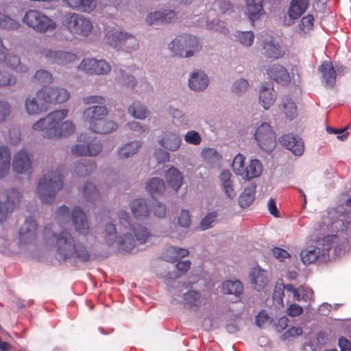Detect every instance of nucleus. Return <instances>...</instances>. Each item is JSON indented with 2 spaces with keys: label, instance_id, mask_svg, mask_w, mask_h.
I'll return each mask as SVG.
<instances>
[{
  "label": "nucleus",
  "instance_id": "24",
  "mask_svg": "<svg viewBox=\"0 0 351 351\" xmlns=\"http://www.w3.org/2000/svg\"><path fill=\"white\" fill-rule=\"evenodd\" d=\"M134 217L139 220L144 219L149 215V210L144 199H137L130 204Z\"/></svg>",
  "mask_w": 351,
  "mask_h": 351
},
{
  "label": "nucleus",
  "instance_id": "19",
  "mask_svg": "<svg viewBox=\"0 0 351 351\" xmlns=\"http://www.w3.org/2000/svg\"><path fill=\"white\" fill-rule=\"evenodd\" d=\"M176 19V14L173 10L156 11L147 16L146 21L149 25L168 23Z\"/></svg>",
  "mask_w": 351,
  "mask_h": 351
},
{
  "label": "nucleus",
  "instance_id": "43",
  "mask_svg": "<svg viewBox=\"0 0 351 351\" xmlns=\"http://www.w3.org/2000/svg\"><path fill=\"white\" fill-rule=\"evenodd\" d=\"M201 295L196 291H189L184 296V304L185 306L193 308L199 306L200 304Z\"/></svg>",
  "mask_w": 351,
  "mask_h": 351
},
{
  "label": "nucleus",
  "instance_id": "25",
  "mask_svg": "<svg viewBox=\"0 0 351 351\" xmlns=\"http://www.w3.org/2000/svg\"><path fill=\"white\" fill-rule=\"evenodd\" d=\"M264 54L267 58L278 59L285 55V51L278 43H275L272 38L265 40L263 45Z\"/></svg>",
  "mask_w": 351,
  "mask_h": 351
},
{
  "label": "nucleus",
  "instance_id": "46",
  "mask_svg": "<svg viewBox=\"0 0 351 351\" xmlns=\"http://www.w3.org/2000/svg\"><path fill=\"white\" fill-rule=\"evenodd\" d=\"M131 114L137 119H143L147 117L148 111L139 102H135L129 108Z\"/></svg>",
  "mask_w": 351,
  "mask_h": 351
},
{
  "label": "nucleus",
  "instance_id": "1",
  "mask_svg": "<svg viewBox=\"0 0 351 351\" xmlns=\"http://www.w3.org/2000/svg\"><path fill=\"white\" fill-rule=\"evenodd\" d=\"M66 101V90L55 87L38 90L34 97L25 100V108L30 115L39 114L48 110L49 104H59Z\"/></svg>",
  "mask_w": 351,
  "mask_h": 351
},
{
  "label": "nucleus",
  "instance_id": "50",
  "mask_svg": "<svg viewBox=\"0 0 351 351\" xmlns=\"http://www.w3.org/2000/svg\"><path fill=\"white\" fill-rule=\"evenodd\" d=\"M12 112V106L7 101H0V124L7 120Z\"/></svg>",
  "mask_w": 351,
  "mask_h": 351
},
{
  "label": "nucleus",
  "instance_id": "4",
  "mask_svg": "<svg viewBox=\"0 0 351 351\" xmlns=\"http://www.w3.org/2000/svg\"><path fill=\"white\" fill-rule=\"evenodd\" d=\"M66 206H60L57 210L56 223L47 225L45 228V234L56 246L60 261H66Z\"/></svg>",
  "mask_w": 351,
  "mask_h": 351
},
{
  "label": "nucleus",
  "instance_id": "10",
  "mask_svg": "<svg viewBox=\"0 0 351 351\" xmlns=\"http://www.w3.org/2000/svg\"><path fill=\"white\" fill-rule=\"evenodd\" d=\"M255 139L265 152H271L276 145V136L271 125L263 123L258 127L254 134Z\"/></svg>",
  "mask_w": 351,
  "mask_h": 351
},
{
  "label": "nucleus",
  "instance_id": "47",
  "mask_svg": "<svg viewBox=\"0 0 351 351\" xmlns=\"http://www.w3.org/2000/svg\"><path fill=\"white\" fill-rule=\"evenodd\" d=\"M117 234L115 225L112 223H107L105 227V240L108 245L111 246L114 243Z\"/></svg>",
  "mask_w": 351,
  "mask_h": 351
},
{
  "label": "nucleus",
  "instance_id": "49",
  "mask_svg": "<svg viewBox=\"0 0 351 351\" xmlns=\"http://www.w3.org/2000/svg\"><path fill=\"white\" fill-rule=\"evenodd\" d=\"M167 254H173L174 256L168 258V261L175 262L178 258L186 256L189 254V250L184 248L171 246L167 250Z\"/></svg>",
  "mask_w": 351,
  "mask_h": 351
},
{
  "label": "nucleus",
  "instance_id": "12",
  "mask_svg": "<svg viewBox=\"0 0 351 351\" xmlns=\"http://www.w3.org/2000/svg\"><path fill=\"white\" fill-rule=\"evenodd\" d=\"M67 28L75 36H86L91 32V21L82 15L73 14L67 22Z\"/></svg>",
  "mask_w": 351,
  "mask_h": 351
},
{
  "label": "nucleus",
  "instance_id": "57",
  "mask_svg": "<svg viewBox=\"0 0 351 351\" xmlns=\"http://www.w3.org/2000/svg\"><path fill=\"white\" fill-rule=\"evenodd\" d=\"M118 218L121 226H123L126 230H132V226L131 227L130 223V216L126 211L123 210H120L118 213Z\"/></svg>",
  "mask_w": 351,
  "mask_h": 351
},
{
  "label": "nucleus",
  "instance_id": "35",
  "mask_svg": "<svg viewBox=\"0 0 351 351\" xmlns=\"http://www.w3.org/2000/svg\"><path fill=\"white\" fill-rule=\"evenodd\" d=\"M256 185L251 184L245 188L239 198V202L241 207L249 206L255 199Z\"/></svg>",
  "mask_w": 351,
  "mask_h": 351
},
{
  "label": "nucleus",
  "instance_id": "53",
  "mask_svg": "<svg viewBox=\"0 0 351 351\" xmlns=\"http://www.w3.org/2000/svg\"><path fill=\"white\" fill-rule=\"evenodd\" d=\"M241 43L245 46H250L254 40V34L251 31L241 32L237 36Z\"/></svg>",
  "mask_w": 351,
  "mask_h": 351
},
{
  "label": "nucleus",
  "instance_id": "11",
  "mask_svg": "<svg viewBox=\"0 0 351 351\" xmlns=\"http://www.w3.org/2000/svg\"><path fill=\"white\" fill-rule=\"evenodd\" d=\"M106 39L108 43L114 48L125 46L126 49L129 50L135 49L138 45L134 36L115 28L106 33Z\"/></svg>",
  "mask_w": 351,
  "mask_h": 351
},
{
  "label": "nucleus",
  "instance_id": "31",
  "mask_svg": "<svg viewBox=\"0 0 351 351\" xmlns=\"http://www.w3.org/2000/svg\"><path fill=\"white\" fill-rule=\"evenodd\" d=\"M276 92L274 88L269 89L262 86L260 90L259 100L265 109H269L274 103Z\"/></svg>",
  "mask_w": 351,
  "mask_h": 351
},
{
  "label": "nucleus",
  "instance_id": "52",
  "mask_svg": "<svg viewBox=\"0 0 351 351\" xmlns=\"http://www.w3.org/2000/svg\"><path fill=\"white\" fill-rule=\"evenodd\" d=\"M217 217V213L216 211L207 214L200 223L201 229L205 230L210 228L211 227V223L215 221Z\"/></svg>",
  "mask_w": 351,
  "mask_h": 351
},
{
  "label": "nucleus",
  "instance_id": "44",
  "mask_svg": "<svg viewBox=\"0 0 351 351\" xmlns=\"http://www.w3.org/2000/svg\"><path fill=\"white\" fill-rule=\"evenodd\" d=\"M86 144L88 156H95L102 150L101 143L95 138L90 139V137H86Z\"/></svg>",
  "mask_w": 351,
  "mask_h": 351
},
{
  "label": "nucleus",
  "instance_id": "37",
  "mask_svg": "<svg viewBox=\"0 0 351 351\" xmlns=\"http://www.w3.org/2000/svg\"><path fill=\"white\" fill-rule=\"evenodd\" d=\"M3 55V59H0V61L5 62L8 66L16 70L18 72H25L27 71L26 67L21 65L20 59L17 56L10 55L8 53V51Z\"/></svg>",
  "mask_w": 351,
  "mask_h": 351
},
{
  "label": "nucleus",
  "instance_id": "56",
  "mask_svg": "<svg viewBox=\"0 0 351 351\" xmlns=\"http://www.w3.org/2000/svg\"><path fill=\"white\" fill-rule=\"evenodd\" d=\"M314 18L311 14L304 16L301 20L300 29L304 32L311 30L313 27Z\"/></svg>",
  "mask_w": 351,
  "mask_h": 351
},
{
  "label": "nucleus",
  "instance_id": "9",
  "mask_svg": "<svg viewBox=\"0 0 351 351\" xmlns=\"http://www.w3.org/2000/svg\"><path fill=\"white\" fill-rule=\"evenodd\" d=\"M21 198V193L14 189H8L0 195V223L19 207Z\"/></svg>",
  "mask_w": 351,
  "mask_h": 351
},
{
  "label": "nucleus",
  "instance_id": "54",
  "mask_svg": "<svg viewBox=\"0 0 351 351\" xmlns=\"http://www.w3.org/2000/svg\"><path fill=\"white\" fill-rule=\"evenodd\" d=\"M302 334V329L300 327L292 326L285 332L280 337L282 341H285L291 337H295Z\"/></svg>",
  "mask_w": 351,
  "mask_h": 351
},
{
  "label": "nucleus",
  "instance_id": "2",
  "mask_svg": "<svg viewBox=\"0 0 351 351\" xmlns=\"http://www.w3.org/2000/svg\"><path fill=\"white\" fill-rule=\"evenodd\" d=\"M32 128L34 131H42L45 138H60L66 130V112L63 110H54L34 123Z\"/></svg>",
  "mask_w": 351,
  "mask_h": 351
},
{
  "label": "nucleus",
  "instance_id": "63",
  "mask_svg": "<svg viewBox=\"0 0 351 351\" xmlns=\"http://www.w3.org/2000/svg\"><path fill=\"white\" fill-rule=\"evenodd\" d=\"M166 206L164 204L160 202H156L153 206V212L156 217L159 218H163L166 215Z\"/></svg>",
  "mask_w": 351,
  "mask_h": 351
},
{
  "label": "nucleus",
  "instance_id": "28",
  "mask_svg": "<svg viewBox=\"0 0 351 351\" xmlns=\"http://www.w3.org/2000/svg\"><path fill=\"white\" fill-rule=\"evenodd\" d=\"M262 3L263 0H246L247 14L252 23L264 12Z\"/></svg>",
  "mask_w": 351,
  "mask_h": 351
},
{
  "label": "nucleus",
  "instance_id": "51",
  "mask_svg": "<svg viewBox=\"0 0 351 351\" xmlns=\"http://www.w3.org/2000/svg\"><path fill=\"white\" fill-rule=\"evenodd\" d=\"M184 141L187 143L197 145L200 144L202 138L197 132L191 130L184 135Z\"/></svg>",
  "mask_w": 351,
  "mask_h": 351
},
{
  "label": "nucleus",
  "instance_id": "29",
  "mask_svg": "<svg viewBox=\"0 0 351 351\" xmlns=\"http://www.w3.org/2000/svg\"><path fill=\"white\" fill-rule=\"evenodd\" d=\"M11 154L6 145L0 146V178L5 176L10 168Z\"/></svg>",
  "mask_w": 351,
  "mask_h": 351
},
{
  "label": "nucleus",
  "instance_id": "21",
  "mask_svg": "<svg viewBox=\"0 0 351 351\" xmlns=\"http://www.w3.org/2000/svg\"><path fill=\"white\" fill-rule=\"evenodd\" d=\"M267 74L271 79L280 84H287L290 82V76L287 70L279 64H274L267 70Z\"/></svg>",
  "mask_w": 351,
  "mask_h": 351
},
{
  "label": "nucleus",
  "instance_id": "18",
  "mask_svg": "<svg viewBox=\"0 0 351 351\" xmlns=\"http://www.w3.org/2000/svg\"><path fill=\"white\" fill-rule=\"evenodd\" d=\"M37 222L32 217H27L19 229V239L22 243L26 244L36 236Z\"/></svg>",
  "mask_w": 351,
  "mask_h": 351
},
{
  "label": "nucleus",
  "instance_id": "16",
  "mask_svg": "<svg viewBox=\"0 0 351 351\" xmlns=\"http://www.w3.org/2000/svg\"><path fill=\"white\" fill-rule=\"evenodd\" d=\"M72 223L75 231L81 235L86 236L89 233V224L86 215L80 207H75L72 213Z\"/></svg>",
  "mask_w": 351,
  "mask_h": 351
},
{
  "label": "nucleus",
  "instance_id": "8",
  "mask_svg": "<svg viewBox=\"0 0 351 351\" xmlns=\"http://www.w3.org/2000/svg\"><path fill=\"white\" fill-rule=\"evenodd\" d=\"M132 230L135 236L136 240L133 238L131 232L123 233V235L120 236L118 243L119 251L127 253L131 252L136 245V241L138 242L139 244H143L151 236L147 228L141 224L132 226Z\"/></svg>",
  "mask_w": 351,
  "mask_h": 351
},
{
  "label": "nucleus",
  "instance_id": "42",
  "mask_svg": "<svg viewBox=\"0 0 351 351\" xmlns=\"http://www.w3.org/2000/svg\"><path fill=\"white\" fill-rule=\"evenodd\" d=\"M83 193L88 202H95L99 197V191L92 182H86L84 184Z\"/></svg>",
  "mask_w": 351,
  "mask_h": 351
},
{
  "label": "nucleus",
  "instance_id": "30",
  "mask_svg": "<svg viewBox=\"0 0 351 351\" xmlns=\"http://www.w3.org/2000/svg\"><path fill=\"white\" fill-rule=\"evenodd\" d=\"M165 178L168 184L176 191L182 185L183 176L175 167H171L166 171Z\"/></svg>",
  "mask_w": 351,
  "mask_h": 351
},
{
  "label": "nucleus",
  "instance_id": "6",
  "mask_svg": "<svg viewBox=\"0 0 351 351\" xmlns=\"http://www.w3.org/2000/svg\"><path fill=\"white\" fill-rule=\"evenodd\" d=\"M170 49L175 56L189 58L199 52L202 45L197 37L186 34L173 39Z\"/></svg>",
  "mask_w": 351,
  "mask_h": 351
},
{
  "label": "nucleus",
  "instance_id": "27",
  "mask_svg": "<svg viewBox=\"0 0 351 351\" xmlns=\"http://www.w3.org/2000/svg\"><path fill=\"white\" fill-rule=\"evenodd\" d=\"M208 79L204 72H194L189 80V87L194 90H202L207 87Z\"/></svg>",
  "mask_w": 351,
  "mask_h": 351
},
{
  "label": "nucleus",
  "instance_id": "26",
  "mask_svg": "<svg viewBox=\"0 0 351 351\" xmlns=\"http://www.w3.org/2000/svg\"><path fill=\"white\" fill-rule=\"evenodd\" d=\"M308 0H291L288 10L289 16L292 19H299L306 10Z\"/></svg>",
  "mask_w": 351,
  "mask_h": 351
},
{
  "label": "nucleus",
  "instance_id": "34",
  "mask_svg": "<svg viewBox=\"0 0 351 351\" xmlns=\"http://www.w3.org/2000/svg\"><path fill=\"white\" fill-rule=\"evenodd\" d=\"M320 255V250L318 247L310 246L303 250L300 253L301 260L305 265L315 263Z\"/></svg>",
  "mask_w": 351,
  "mask_h": 351
},
{
  "label": "nucleus",
  "instance_id": "33",
  "mask_svg": "<svg viewBox=\"0 0 351 351\" xmlns=\"http://www.w3.org/2000/svg\"><path fill=\"white\" fill-rule=\"evenodd\" d=\"M262 173V165L257 159L251 160L249 165L245 169L243 178L245 180H250L258 177Z\"/></svg>",
  "mask_w": 351,
  "mask_h": 351
},
{
  "label": "nucleus",
  "instance_id": "41",
  "mask_svg": "<svg viewBox=\"0 0 351 351\" xmlns=\"http://www.w3.org/2000/svg\"><path fill=\"white\" fill-rule=\"evenodd\" d=\"M282 108L286 117L293 119L297 115V107L293 99L289 96H285L282 99Z\"/></svg>",
  "mask_w": 351,
  "mask_h": 351
},
{
  "label": "nucleus",
  "instance_id": "5",
  "mask_svg": "<svg viewBox=\"0 0 351 351\" xmlns=\"http://www.w3.org/2000/svg\"><path fill=\"white\" fill-rule=\"evenodd\" d=\"M108 110L104 106H92L84 111L86 121L89 123L91 131L99 134H108L114 131L117 125L111 121H106Z\"/></svg>",
  "mask_w": 351,
  "mask_h": 351
},
{
  "label": "nucleus",
  "instance_id": "20",
  "mask_svg": "<svg viewBox=\"0 0 351 351\" xmlns=\"http://www.w3.org/2000/svg\"><path fill=\"white\" fill-rule=\"evenodd\" d=\"M250 279L254 289L258 291L263 290L269 282L265 271L260 267H255L251 271Z\"/></svg>",
  "mask_w": 351,
  "mask_h": 351
},
{
  "label": "nucleus",
  "instance_id": "15",
  "mask_svg": "<svg viewBox=\"0 0 351 351\" xmlns=\"http://www.w3.org/2000/svg\"><path fill=\"white\" fill-rule=\"evenodd\" d=\"M70 257L82 262H87L90 254L83 245L76 243L72 237L67 235V258Z\"/></svg>",
  "mask_w": 351,
  "mask_h": 351
},
{
  "label": "nucleus",
  "instance_id": "36",
  "mask_svg": "<svg viewBox=\"0 0 351 351\" xmlns=\"http://www.w3.org/2000/svg\"><path fill=\"white\" fill-rule=\"evenodd\" d=\"M222 291L225 294L239 296L243 292V285L239 280H227L222 284Z\"/></svg>",
  "mask_w": 351,
  "mask_h": 351
},
{
  "label": "nucleus",
  "instance_id": "39",
  "mask_svg": "<svg viewBox=\"0 0 351 351\" xmlns=\"http://www.w3.org/2000/svg\"><path fill=\"white\" fill-rule=\"evenodd\" d=\"M165 189V184L164 181L158 178H153L149 180L147 185V191L153 196L160 194L164 191Z\"/></svg>",
  "mask_w": 351,
  "mask_h": 351
},
{
  "label": "nucleus",
  "instance_id": "45",
  "mask_svg": "<svg viewBox=\"0 0 351 351\" xmlns=\"http://www.w3.org/2000/svg\"><path fill=\"white\" fill-rule=\"evenodd\" d=\"M232 167L237 175L243 177L246 169L245 167V157L240 154H237L233 160Z\"/></svg>",
  "mask_w": 351,
  "mask_h": 351
},
{
  "label": "nucleus",
  "instance_id": "60",
  "mask_svg": "<svg viewBox=\"0 0 351 351\" xmlns=\"http://www.w3.org/2000/svg\"><path fill=\"white\" fill-rule=\"evenodd\" d=\"M247 81L245 79H240L234 84L232 90L237 94H240L247 90Z\"/></svg>",
  "mask_w": 351,
  "mask_h": 351
},
{
  "label": "nucleus",
  "instance_id": "17",
  "mask_svg": "<svg viewBox=\"0 0 351 351\" xmlns=\"http://www.w3.org/2000/svg\"><path fill=\"white\" fill-rule=\"evenodd\" d=\"M280 143L291 151L296 156H301L304 152V143L302 139L291 134H283L279 138Z\"/></svg>",
  "mask_w": 351,
  "mask_h": 351
},
{
  "label": "nucleus",
  "instance_id": "62",
  "mask_svg": "<svg viewBox=\"0 0 351 351\" xmlns=\"http://www.w3.org/2000/svg\"><path fill=\"white\" fill-rule=\"evenodd\" d=\"M215 3L222 14H229L232 12V6L229 1L219 0Z\"/></svg>",
  "mask_w": 351,
  "mask_h": 351
},
{
  "label": "nucleus",
  "instance_id": "32",
  "mask_svg": "<svg viewBox=\"0 0 351 351\" xmlns=\"http://www.w3.org/2000/svg\"><path fill=\"white\" fill-rule=\"evenodd\" d=\"M67 5L86 12H92L96 7L95 0H67Z\"/></svg>",
  "mask_w": 351,
  "mask_h": 351
},
{
  "label": "nucleus",
  "instance_id": "7",
  "mask_svg": "<svg viewBox=\"0 0 351 351\" xmlns=\"http://www.w3.org/2000/svg\"><path fill=\"white\" fill-rule=\"evenodd\" d=\"M23 22L29 27L39 33L53 32L56 23L44 13L36 10H29L23 18Z\"/></svg>",
  "mask_w": 351,
  "mask_h": 351
},
{
  "label": "nucleus",
  "instance_id": "64",
  "mask_svg": "<svg viewBox=\"0 0 351 351\" xmlns=\"http://www.w3.org/2000/svg\"><path fill=\"white\" fill-rule=\"evenodd\" d=\"M283 295L284 290L282 286H276L273 294V300L274 302L277 304L283 306Z\"/></svg>",
  "mask_w": 351,
  "mask_h": 351
},
{
  "label": "nucleus",
  "instance_id": "38",
  "mask_svg": "<svg viewBox=\"0 0 351 351\" xmlns=\"http://www.w3.org/2000/svg\"><path fill=\"white\" fill-rule=\"evenodd\" d=\"M141 143L138 141H132L125 144L121 147L118 152V156L120 158H128L137 152Z\"/></svg>",
  "mask_w": 351,
  "mask_h": 351
},
{
  "label": "nucleus",
  "instance_id": "55",
  "mask_svg": "<svg viewBox=\"0 0 351 351\" xmlns=\"http://www.w3.org/2000/svg\"><path fill=\"white\" fill-rule=\"evenodd\" d=\"M34 78L43 84L50 83L52 80V76L50 73L45 70L37 71L34 75Z\"/></svg>",
  "mask_w": 351,
  "mask_h": 351
},
{
  "label": "nucleus",
  "instance_id": "59",
  "mask_svg": "<svg viewBox=\"0 0 351 351\" xmlns=\"http://www.w3.org/2000/svg\"><path fill=\"white\" fill-rule=\"evenodd\" d=\"M16 79L7 72H0V86L14 84Z\"/></svg>",
  "mask_w": 351,
  "mask_h": 351
},
{
  "label": "nucleus",
  "instance_id": "61",
  "mask_svg": "<svg viewBox=\"0 0 351 351\" xmlns=\"http://www.w3.org/2000/svg\"><path fill=\"white\" fill-rule=\"evenodd\" d=\"M179 224L184 228H187L191 224V215L189 214V211L187 210H182L179 218H178Z\"/></svg>",
  "mask_w": 351,
  "mask_h": 351
},
{
  "label": "nucleus",
  "instance_id": "3",
  "mask_svg": "<svg viewBox=\"0 0 351 351\" xmlns=\"http://www.w3.org/2000/svg\"><path fill=\"white\" fill-rule=\"evenodd\" d=\"M64 168H57L56 171H47L40 178L36 192L40 199L43 203H51L53 202L58 191L63 186Z\"/></svg>",
  "mask_w": 351,
  "mask_h": 351
},
{
  "label": "nucleus",
  "instance_id": "22",
  "mask_svg": "<svg viewBox=\"0 0 351 351\" xmlns=\"http://www.w3.org/2000/svg\"><path fill=\"white\" fill-rule=\"evenodd\" d=\"M322 77L325 84L332 87L336 82V73L331 62L324 61L319 68Z\"/></svg>",
  "mask_w": 351,
  "mask_h": 351
},
{
  "label": "nucleus",
  "instance_id": "23",
  "mask_svg": "<svg viewBox=\"0 0 351 351\" xmlns=\"http://www.w3.org/2000/svg\"><path fill=\"white\" fill-rule=\"evenodd\" d=\"M160 144L170 151H176L180 147L181 139L176 133L165 132L160 140Z\"/></svg>",
  "mask_w": 351,
  "mask_h": 351
},
{
  "label": "nucleus",
  "instance_id": "48",
  "mask_svg": "<svg viewBox=\"0 0 351 351\" xmlns=\"http://www.w3.org/2000/svg\"><path fill=\"white\" fill-rule=\"evenodd\" d=\"M80 141L82 143H77L72 149L71 152L75 156H88L86 150L88 149L86 144V135L81 134Z\"/></svg>",
  "mask_w": 351,
  "mask_h": 351
},
{
  "label": "nucleus",
  "instance_id": "13",
  "mask_svg": "<svg viewBox=\"0 0 351 351\" xmlns=\"http://www.w3.org/2000/svg\"><path fill=\"white\" fill-rule=\"evenodd\" d=\"M77 68L89 74L104 75L110 71V66L106 61L94 58L84 59Z\"/></svg>",
  "mask_w": 351,
  "mask_h": 351
},
{
  "label": "nucleus",
  "instance_id": "40",
  "mask_svg": "<svg viewBox=\"0 0 351 351\" xmlns=\"http://www.w3.org/2000/svg\"><path fill=\"white\" fill-rule=\"evenodd\" d=\"M20 27L21 24L18 21L0 12V28L8 31H14Z\"/></svg>",
  "mask_w": 351,
  "mask_h": 351
},
{
  "label": "nucleus",
  "instance_id": "14",
  "mask_svg": "<svg viewBox=\"0 0 351 351\" xmlns=\"http://www.w3.org/2000/svg\"><path fill=\"white\" fill-rule=\"evenodd\" d=\"M13 170L19 173L30 174L32 173V162L26 149L18 151L14 156L12 162Z\"/></svg>",
  "mask_w": 351,
  "mask_h": 351
},
{
  "label": "nucleus",
  "instance_id": "58",
  "mask_svg": "<svg viewBox=\"0 0 351 351\" xmlns=\"http://www.w3.org/2000/svg\"><path fill=\"white\" fill-rule=\"evenodd\" d=\"M120 72L121 77L120 80L122 83L127 87L133 88L136 84L135 78L133 76L127 75V73L123 70H121Z\"/></svg>",
  "mask_w": 351,
  "mask_h": 351
}]
</instances>
